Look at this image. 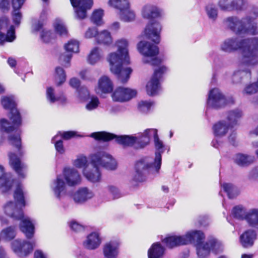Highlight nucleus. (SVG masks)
Returning <instances> with one entry per match:
<instances>
[{"label": "nucleus", "mask_w": 258, "mask_h": 258, "mask_svg": "<svg viewBox=\"0 0 258 258\" xmlns=\"http://www.w3.org/2000/svg\"><path fill=\"white\" fill-rule=\"evenodd\" d=\"M138 49L145 57L143 60L144 63L152 66H157L161 63V60L156 57L159 53L157 46L149 42L140 41L138 44Z\"/></svg>", "instance_id": "0eeeda50"}, {"label": "nucleus", "mask_w": 258, "mask_h": 258, "mask_svg": "<svg viewBox=\"0 0 258 258\" xmlns=\"http://www.w3.org/2000/svg\"><path fill=\"white\" fill-rule=\"evenodd\" d=\"M205 11L208 18L215 21L218 17V9L215 5L209 4L205 7Z\"/></svg>", "instance_id": "49530a36"}, {"label": "nucleus", "mask_w": 258, "mask_h": 258, "mask_svg": "<svg viewBox=\"0 0 258 258\" xmlns=\"http://www.w3.org/2000/svg\"><path fill=\"white\" fill-rule=\"evenodd\" d=\"M63 176L69 186H75L81 182V176L75 169L65 168L63 170Z\"/></svg>", "instance_id": "393cba45"}, {"label": "nucleus", "mask_w": 258, "mask_h": 258, "mask_svg": "<svg viewBox=\"0 0 258 258\" xmlns=\"http://www.w3.org/2000/svg\"><path fill=\"white\" fill-rule=\"evenodd\" d=\"M152 137H154L155 146L157 150L155 153V166L156 170H158V169H160L161 165V153L164 151V145L162 142L158 138L157 130L154 128H150L145 130L143 136L141 137L139 139L140 145L136 147L137 148H144L149 143L150 138Z\"/></svg>", "instance_id": "39448f33"}, {"label": "nucleus", "mask_w": 258, "mask_h": 258, "mask_svg": "<svg viewBox=\"0 0 258 258\" xmlns=\"http://www.w3.org/2000/svg\"><path fill=\"white\" fill-rule=\"evenodd\" d=\"M98 34V30L96 27H90L84 33V37L87 39H90L96 37Z\"/></svg>", "instance_id": "052dcab7"}, {"label": "nucleus", "mask_w": 258, "mask_h": 258, "mask_svg": "<svg viewBox=\"0 0 258 258\" xmlns=\"http://www.w3.org/2000/svg\"><path fill=\"white\" fill-rule=\"evenodd\" d=\"M167 71V68L162 66L154 71V73L151 80L146 85L147 94L150 96L155 95L159 88V80L162 75Z\"/></svg>", "instance_id": "2eb2a0df"}, {"label": "nucleus", "mask_w": 258, "mask_h": 258, "mask_svg": "<svg viewBox=\"0 0 258 258\" xmlns=\"http://www.w3.org/2000/svg\"><path fill=\"white\" fill-rule=\"evenodd\" d=\"M234 102L232 98L226 99L219 89L214 88L209 93L207 104L209 107L218 109Z\"/></svg>", "instance_id": "9b49d317"}, {"label": "nucleus", "mask_w": 258, "mask_h": 258, "mask_svg": "<svg viewBox=\"0 0 258 258\" xmlns=\"http://www.w3.org/2000/svg\"><path fill=\"white\" fill-rule=\"evenodd\" d=\"M245 220L249 226L258 228V209H252L247 211Z\"/></svg>", "instance_id": "58836bf2"}, {"label": "nucleus", "mask_w": 258, "mask_h": 258, "mask_svg": "<svg viewBox=\"0 0 258 258\" xmlns=\"http://www.w3.org/2000/svg\"><path fill=\"white\" fill-rule=\"evenodd\" d=\"M19 126L14 125L12 122L11 124L6 119H1L0 120V145L3 144L6 138L4 132L9 133Z\"/></svg>", "instance_id": "7c9ffc66"}, {"label": "nucleus", "mask_w": 258, "mask_h": 258, "mask_svg": "<svg viewBox=\"0 0 258 258\" xmlns=\"http://www.w3.org/2000/svg\"><path fill=\"white\" fill-rule=\"evenodd\" d=\"M5 213L9 216L15 219L21 220L20 228L26 237L30 239L34 234V226L28 217H24L22 211L18 206L13 202H10L4 206Z\"/></svg>", "instance_id": "7ed1b4c3"}, {"label": "nucleus", "mask_w": 258, "mask_h": 258, "mask_svg": "<svg viewBox=\"0 0 258 258\" xmlns=\"http://www.w3.org/2000/svg\"><path fill=\"white\" fill-rule=\"evenodd\" d=\"M251 74L249 70H238L235 71L232 77V81L234 84L244 83L251 79Z\"/></svg>", "instance_id": "c85d7f7f"}, {"label": "nucleus", "mask_w": 258, "mask_h": 258, "mask_svg": "<svg viewBox=\"0 0 258 258\" xmlns=\"http://www.w3.org/2000/svg\"><path fill=\"white\" fill-rule=\"evenodd\" d=\"M243 113L241 110L235 109L227 113L226 120L229 126L233 127L238 124V121L242 116Z\"/></svg>", "instance_id": "f704fd0d"}, {"label": "nucleus", "mask_w": 258, "mask_h": 258, "mask_svg": "<svg viewBox=\"0 0 258 258\" xmlns=\"http://www.w3.org/2000/svg\"><path fill=\"white\" fill-rule=\"evenodd\" d=\"M246 213L245 209L241 206L234 207L232 211L233 216L238 219H245Z\"/></svg>", "instance_id": "864d4df0"}, {"label": "nucleus", "mask_w": 258, "mask_h": 258, "mask_svg": "<svg viewBox=\"0 0 258 258\" xmlns=\"http://www.w3.org/2000/svg\"><path fill=\"white\" fill-rule=\"evenodd\" d=\"M58 136H55L52 140V142H55V147L57 152L60 153H63L64 152V149L63 146L62 141L61 140H58L56 141V139L57 138Z\"/></svg>", "instance_id": "0e129e2a"}, {"label": "nucleus", "mask_w": 258, "mask_h": 258, "mask_svg": "<svg viewBox=\"0 0 258 258\" xmlns=\"http://www.w3.org/2000/svg\"><path fill=\"white\" fill-rule=\"evenodd\" d=\"M1 235L9 240L13 239L16 236V227L11 226L4 229L1 232Z\"/></svg>", "instance_id": "8fccbe9b"}, {"label": "nucleus", "mask_w": 258, "mask_h": 258, "mask_svg": "<svg viewBox=\"0 0 258 258\" xmlns=\"http://www.w3.org/2000/svg\"><path fill=\"white\" fill-rule=\"evenodd\" d=\"M161 29L160 24L157 22H155L147 26L144 33L148 38L151 39L155 43L158 44L160 41V34Z\"/></svg>", "instance_id": "5701e85b"}, {"label": "nucleus", "mask_w": 258, "mask_h": 258, "mask_svg": "<svg viewBox=\"0 0 258 258\" xmlns=\"http://www.w3.org/2000/svg\"><path fill=\"white\" fill-rule=\"evenodd\" d=\"M184 236V239H189V241H187V244L188 243H193L197 245L203 242L205 239V235L203 232L200 230H193L188 232Z\"/></svg>", "instance_id": "2f4dec72"}, {"label": "nucleus", "mask_w": 258, "mask_h": 258, "mask_svg": "<svg viewBox=\"0 0 258 258\" xmlns=\"http://www.w3.org/2000/svg\"><path fill=\"white\" fill-rule=\"evenodd\" d=\"M189 240V239H184L183 236H171L165 238L162 241L167 247L172 248L180 245L187 244V241Z\"/></svg>", "instance_id": "c756f323"}, {"label": "nucleus", "mask_w": 258, "mask_h": 258, "mask_svg": "<svg viewBox=\"0 0 258 258\" xmlns=\"http://www.w3.org/2000/svg\"><path fill=\"white\" fill-rule=\"evenodd\" d=\"M66 184L61 176H57L52 185V189L57 198L60 199L61 195L66 193Z\"/></svg>", "instance_id": "72a5a7b5"}, {"label": "nucleus", "mask_w": 258, "mask_h": 258, "mask_svg": "<svg viewBox=\"0 0 258 258\" xmlns=\"http://www.w3.org/2000/svg\"><path fill=\"white\" fill-rule=\"evenodd\" d=\"M103 16V11L102 10H96L92 14L91 21L96 25H100L102 23Z\"/></svg>", "instance_id": "6e6d98bb"}, {"label": "nucleus", "mask_w": 258, "mask_h": 258, "mask_svg": "<svg viewBox=\"0 0 258 258\" xmlns=\"http://www.w3.org/2000/svg\"><path fill=\"white\" fill-rule=\"evenodd\" d=\"M72 6L75 9L76 16L83 19L87 16V11L93 6V0H70Z\"/></svg>", "instance_id": "6ab92c4d"}, {"label": "nucleus", "mask_w": 258, "mask_h": 258, "mask_svg": "<svg viewBox=\"0 0 258 258\" xmlns=\"http://www.w3.org/2000/svg\"><path fill=\"white\" fill-rule=\"evenodd\" d=\"M258 92V79L256 82L245 86L242 91L243 94L251 95Z\"/></svg>", "instance_id": "603ef678"}, {"label": "nucleus", "mask_w": 258, "mask_h": 258, "mask_svg": "<svg viewBox=\"0 0 258 258\" xmlns=\"http://www.w3.org/2000/svg\"><path fill=\"white\" fill-rule=\"evenodd\" d=\"M55 31L60 35H67L68 31L65 25L61 21H56L54 24Z\"/></svg>", "instance_id": "4d7b16f0"}, {"label": "nucleus", "mask_w": 258, "mask_h": 258, "mask_svg": "<svg viewBox=\"0 0 258 258\" xmlns=\"http://www.w3.org/2000/svg\"><path fill=\"white\" fill-rule=\"evenodd\" d=\"M14 197L15 200L17 201L18 205L23 207L25 206L24 194L21 184H19L17 185V188L14 192Z\"/></svg>", "instance_id": "de8ad7c7"}, {"label": "nucleus", "mask_w": 258, "mask_h": 258, "mask_svg": "<svg viewBox=\"0 0 258 258\" xmlns=\"http://www.w3.org/2000/svg\"><path fill=\"white\" fill-rule=\"evenodd\" d=\"M83 174L88 180L92 182H97L101 180V173L99 167L96 163H93L92 159L85 167Z\"/></svg>", "instance_id": "aec40b11"}, {"label": "nucleus", "mask_w": 258, "mask_h": 258, "mask_svg": "<svg viewBox=\"0 0 258 258\" xmlns=\"http://www.w3.org/2000/svg\"><path fill=\"white\" fill-rule=\"evenodd\" d=\"M153 102L148 101H141L139 103L138 107L140 111L147 112L153 105Z\"/></svg>", "instance_id": "13d9d810"}, {"label": "nucleus", "mask_w": 258, "mask_h": 258, "mask_svg": "<svg viewBox=\"0 0 258 258\" xmlns=\"http://www.w3.org/2000/svg\"><path fill=\"white\" fill-rule=\"evenodd\" d=\"M119 240L113 239L107 242L104 246L103 253L106 258H116L118 252Z\"/></svg>", "instance_id": "b1692460"}, {"label": "nucleus", "mask_w": 258, "mask_h": 258, "mask_svg": "<svg viewBox=\"0 0 258 258\" xmlns=\"http://www.w3.org/2000/svg\"><path fill=\"white\" fill-rule=\"evenodd\" d=\"M143 135H144V133L139 134L137 137L128 135L116 136L105 132H101L92 133L90 137L96 140L103 141H108L115 139L117 143L123 146H134L135 148L139 149L140 148H137L136 146L140 145L139 139L143 136Z\"/></svg>", "instance_id": "20e7f679"}, {"label": "nucleus", "mask_w": 258, "mask_h": 258, "mask_svg": "<svg viewBox=\"0 0 258 258\" xmlns=\"http://www.w3.org/2000/svg\"><path fill=\"white\" fill-rule=\"evenodd\" d=\"M224 26L237 35L258 34V22L250 16L241 18L237 16H230L223 20Z\"/></svg>", "instance_id": "f03ea898"}, {"label": "nucleus", "mask_w": 258, "mask_h": 258, "mask_svg": "<svg viewBox=\"0 0 258 258\" xmlns=\"http://www.w3.org/2000/svg\"><path fill=\"white\" fill-rule=\"evenodd\" d=\"M196 246L197 253L199 258H206L209 255L211 251L208 242H202Z\"/></svg>", "instance_id": "37998d69"}, {"label": "nucleus", "mask_w": 258, "mask_h": 258, "mask_svg": "<svg viewBox=\"0 0 258 258\" xmlns=\"http://www.w3.org/2000/svg\"><path fill=\"white\" fill-rule=\"evenodd\" d=\"M90 158L93 159V163H96L98 166H101L109 170H114L117 168L116 160L104 151L97 152L91 155Z\"/></svg>", "instance_id": "f8f14e48"}, {"label": "nucleus", "mask_w": 258, "mask_h": 258, "mask_svg": "<svg viewBox=\"0 0 258 258\" xmlns=\"http://www.w3.org/2000/svg\"><path fill=\"white\" fill-rule=\"evenodd\" d=\"M8 141L9 143L15 146L19 151V154H21L22 153L20 151L21 148V140L19 135H10L8 137Z\"/></svg>", "instance_id": "3c124183"}, {"label": "nucleus", "mask_w": 258, "mask_h": 258, "mask_svg": "<svg viewBox=\"0 0 258 258\" xmlns=\"http://www.w3.org/2000/svg\"><path fill=\"white\" fill-rule=\"evenodd\" d=\"M107 191L111 194L113 199H117L120 197L119 189L113 185H108L107 187Z\"/></svg>", "instance_id": "e2e57ef3"}, {"label": "nucleus", "mask_w": 258, "mask_h": 258, "mask_svg": "<svg viewBox=\"0 0 258 258\" xmlns=\"http://www.w3.org/2000/svg\"><path fill=\"white\" fill-rule=\"evenodd\" d=\"M101 243V240L98 233L92 232L87 237L83 242L85 247L88 249H95L97 248Z\"/></svg>", "instance_id": "473e14b6"}, {"label": "nucleus", "mask_w": 258, "mask_h": 258, "mask_svg": "<svg viewBox=\"0 0 258 258\" xmlns=\"http://www.w3.org/2000/svg\"><path fill=\"white\" fill-rule=\"evenodd\" d=\"M116 44L117 51L110 54L108 61L111 71L117 75L118 79L121 83H125L128 80L132 72L131 68L123 67L130 63L127 49L128 43L125 39H120L117 41Z\"/></svg>", "instance_id": "f257e3e1"}, {"label": "nucleus", "mask_w": 258, "mask_h": 258, "mask_svg": "<svg viewBox=\"0 0 258 258\" xmlns=\"http://www.w3.org/2000/svg\"><path fill=\"white\" fill-rule=\"evenodd\" d=\"M222 187L230 199L233 198L239 194L237 188L232 183H224Z\"/></svg>", "instance_id": "a18cd8bd"}, {"label": "nucleus", "mask_w": 258, "mask_h": 258, "mask_svg": "<svg viewBox=\"0 0 258 258\" xmlns=\"http://www.w3.org/2000/svg\"><path fill=\"white\" fill-rule=\"evenodd\" d=\"M102 55L101 49L98 47H95L91 50L88 55V62L91 64H94L101 59Z\"/></svg>", "instance_id": "79ce46f5"}, {"label": "nucleus", "mask_w": 258, "mask_h": 258, "mask_svg": "<svg viewBox=\"0 0 258 258\" xmlns=\"http://www.w3.org/2000/svg\"><path fill=\"white\" fill-rule=\"evenodd\" d=\"M36 241L28 242L24 240L16 239L11 243L13 252L20 257L27 256L35 246Z\"/></svg>", "instance_id": "4468645a"}, {"label": "nucleus", "mask_w": 258, "mask_h": 258, "mask_svg": "<svg viewBox=\"0 0 258 258\" xmlns=\"http://www.w3.org/2000/svg\"><path fill=\"white\" fill-rule=\"evenodd\" d=\"M155 165V159L153 160L150 157H146L137 161L135 165L134 180L141 182L144 181L148 173H158L160 169L156 170Z\"/></svg>", "instance_id": "423d86ee"}, {"label": "nucleus", "mask_w": 258, "mask_h": 258, "mask_svg": "<svg viewBox=\"0 0 258 258\" xmlns=\"http://www.w3.org/2000/svg\"><path fill=\"white\" fill-rule=\"evenodd\" d=\"M11 173H5L4 167L0 165V188L3 192L8 191L11 188L13 180Z\"/></svg>", "instance_id": "bb28decb"}, {"label": "nucleus", "mask_w": 258, "mask_h": 258, "mask_svg": "<svg viewBox=\"0 0 258 258\" xmlns=\"http://www.w3.org/2000/svg\"><path fill=\"white\" fill-rule=\"evenodd\" d=\"M10 164L18 174L19 178H24L26 176L27 166L21 161L20 159L14 153L9 154Z\"/></svg>", "instance_id": "412c9836"}, {"label": "nucleus", "mask_w": 258, "mask_h": 258, "mask_svg": "<svg viewBox=\"0 0 258 258\" xmlns=\"http://www.w3.org/2000/svg\"><path fill=\"white\" fill-rule=\"evenodd\" d=\"M136 94L137 91L135 90L119 87L113 92L111 97L114 101L123 102L131 100Z\"/></svg>", "instance_id": "dca6fc26"}, {"label": "nucleus", "mask_w": 258, "mask_h": 258, "mask_svg": "<svg viewBox=\"0 0 258 258\" xmlns=\"http://www.w3.org/2000/svg\"><path fill=\"white\" fill-rule=\"evenodd\" d=\"M9 24V19L6 17L0 18V44H3L5 42H13L16 39L15 29L13 25L11 26L5 35L2 31L5 30Z\"/></svg>", "instance_id": "f3484780"}, {"label": "nucleus", "mask_w": 258, "mask_h": 258, "mask_svg": "<svg viewBox=\"0 0 258 258\" xmlns=\"http://www.w3.org/2000/svg\"><path fill=\"white\" fill-rule=\"evenodd\" d=\"M99 104V100L97 97H93L91 100L86 105V108L89 110H92L96 108Z\"/></svg>", "instance_id": "69168bd1"}, {"label": "nucleus", "mask_w": 258, "mask_h": 258, "mask_svg": "<svg viewBox=\"0 0 258 258\" xmlns=\"http://www.w3.org/2000/svg\"><path fill=\"white\" fill-rule=\"evenodd\" d=\"M64 48L68 54H62L60 56L59 60L66 67H69V63L72 55L71 52L77 53L79 51V43L75 40H71L64 45Z\"/></svg>", "instance_id": "4be33fe9"}, {"label": "nucleus", "mask_w": 258, "mask_h": 258, "mask_svg": "<svg viewBox=\"0 0 258 258\" xmlns=\"http://www.w3.org/2000/svg\"><path fill=\"white\" fill-rule=\"evenodd\" d=\"M256 239V233L253 230L244 231L239 237L240 243L245 248L251 247Z\"/></svg>", "instance_id": "cd10ccee"}, {"label": "nucleus", "mask_w": 258, "mask_h": 258, "mask_svg": "<svg viewBox=\"0 0 258 258\" xmlns=\"http://www.w3.org/2000/svg\"><path fill=\"white\" fill-rule=\"evenodd\" d=\"M248 177L250 180L258 179V166L254 167L249 171Z\"/></svg>", "instance_id": "774afa93"}, {"label": "nucleus", "mask_w": 258, "mask_h": 258, "mask_svg": "<svg viewBox=\"0 0 258 258\" xmlns=\"http://www.w3.org/2000/svg\"><path fill=\"white\" fill-rule=\"evenodd\" d=\"M109 4L119 10L120 19L125 22H130L135 18L134 12L130 9L128 0H109Z\"/></svg>", "instance_id": "ddd939ff"}, {"label": "nucleus", "mask_w": 258, "mask_h": 258, "mask_svg": "<svg viewBox=\"0 0 258 258\" xmlns=\"http://www.w3.org/2000/svg\"><path fill=\"white\" fill-rule=\"evenodd\" d=\"M96 40L97 43L104 44H109L112 41L110 33L106 30L102 31L100 33L98 32Z\"/></svg>", "instance_id": "c03bdc74"}, {"label": "nucleus", "mask_w": 258, "mask_h": 258, "mask_svg": "<svg viewBox=\"0 0 258 258\" xmlns=\"http://www.w3.org/2000/svg\"><path fill=\"white\" fill-rule=\"evenodd\" d=\"M87 163V158L85 157H81L74 161V165L78 168H82L85 166Z\"/></svg>", "instance_id": "338daca9"}, {"label": "nucleus", "mask_w": 258, "mask_h": 258, "mask_svg": "<svg viewBox=\"0 0 258 258\" xmlns=\"http://www.w3.org/2000/svg\"><path fill=\"white\" fill-rule=\"evenodd\" d=\"M246 4V0H219L218 4L221 10L226 12L242 10Z\"/></svg>", "instance_id": "a211bd4d"}, {"label": "nucleus", "mask_w": 258, "mask_h": 258, "mask_svg": "<svg viewBox=\"0 0 258 258\" xmlns=\"http://www.w3.org/2000/svg\"><path fill=\"white\" fill-rule=\"evenodd\" d=\"M243 53L245 66L253 67L258 64V37L245 38Z\"/></svg>", "instance_id": "6e6552de"}, {"label": "nucleus", "mask_w": 258, "mask_h": 258, "mask_svg": "<svg viewBox=\"0 0 258 258\" xmlns=\"http://www.w3.org/2000/svg\"><path fill=\"white\" fill-rule=\"evenodd\" d=\"M164 248L158 243H154L148 251L149 258H159L163 255Z\"/></svg>", "instance_id": "a19ab883"}, {"label": "nucleus", "mask_w": 258, "mask_h": 258, "mask_svg": "<svg viewBox=\"0 0 258 258\" xmlns=\"http://www.w3.org/2000/svg\"><path fill=\"white\" fill-rule=\"evenodd\" d=\"M210 247V250L215 253L223 250V246L222 243L216 239L213 238L207 241Z\"/></svg>", "instance_id": "09e8293b"}, {"label": "nucleus", "mask_w": 258, "mask_h": 258, "mask_svg": "<svg viewBox=\"0 0 258 258\" xmlns=\"http://www.w3.org/2000/svg\"><path fill=\"white\" fill-rule=\"evenodd\" d=\"M94 196L93 192L87 187L80 188L73 195L76 203H83L92 199Z\"/></svg>", "instance_id": "a878e982"}, {"label": "nucleus", "mask_w": 258, "mask_h": 258, "mask_svg": "<svg viewBox=\"0 0 258 258\" xmlns=\"http://www.w3.org/2000/svg\"><path fill=\"white\" fill-rule=\"evenodd\" d=\"M55 79L58 81L57 82V86L60 85L65 82L66 76L63 69L60 67H56L55 69Z\"/></svg>", "instance_id": "5fc2aeb1"}, {"label": "nucleus", "mask_w": 258, "mask_h": 258, "mask_svg": "<svg viewBox=\"0 0 258 258\" xmlns=\"http://www.w3.org/2000/svg\"><path fill=\"white\" fill-rule=\"evenodd\" d=\"M1 102L5 109L10 110L9 117L14 125L20 126L22 123V119L20 112L16 108L14 96H3L1 97Z\"/></svg>", "instance_id": "9d476101"}, {"label": "nucleus", "mask_w": 258, "mask_h": 258, "mask_svg": "<svg viewBox=\"0 0 258 258\" xmlns=\"http://www.w3.org/2000/svg\"><path fill=\"white\" fill-rule=\"evenodd\" d=\"M19 10H13L12 13L13 22L17 25H19L20 24L22 19V14Z\"/></svg>", "instance_id": "680f3d73"}, {"label": "nucleus", "mask_w": 258, "mask_h": 258, "mask_svg": "<svg viewBox=\"0 0 258 258\" xmlns=\"http://www.w3.org/2000/svg\"><path fill=\"white\" fill-rule=\"evenodd\" d=\"M98 87L102 93H108L112 91L113 86L110 79L104 76L99 80Z\"/></svg>", "instance_id": "4c0bfd02"}, {"label": "nucleus", "mask_w": 258, "mask_h": 258, "mask_svg": "<svg viewBox=\"0 0 258 258\" xmlns=\"http://www.w3.org/2000/svg\"><path fill=\"white\" fill-rule=\"evenodd\" d=\"M46 97L50 103H54L58 100L59 98L54 95V89L50 87L47 88Z\"/></svg>", "instance_id": "bf43d9fd"}, {"label": "nucleus", "mask_w": 258, "mask_h": 258, "mask_svg": "<svg viewBox=\"0 0 258 258\" xmlns=\"http://www.w3.org/2000/svg\"><path fill=\"white\" fill-rule=\"evenodd\" d=\"M245 38H239L238 37H231L225 40L221 44V49L224 52L231 53L238 50H240L241 57L240 62L245 65V59L244 55V50L245 49Z\"/></svg>", "instance_id": "1a4fd4ad"}, {"label": "nucleus", "mask_w": 258, "mask_h": 258, "mask_svg": "<svg viewBox=\"0 0 258 258\" xmlns=\"http://www.w3.org/2000/svg\"><path fill=\"white\" fill-rule=\"evenodd\" d=\"M230 128L232 127L229 126V124L225 121H221L213 126L214 133L217 137H222L226 135Z\"/></svg>", "instance_id": "ea45409f"}, {"label": "nucleus", "mask_w": 258, "mask_h": 258, "mask_svg": "<svg viewBox=\"0 0 258 258\" xmlns=\"http://www.w3.org/2000/svg\"><path fill=\"white\" fill-rule=\"evenodd\" d=\"M233 160L234 163L238 166L245 167L253 162L254 157L246 154L238 153L234 156Z\"/></svg>", "instance_id": "c9c22d12"}, {"label": "nucleus", "mask_w": 258, "mask_h": 258, "mask_svg": "<svg viewBox=\"0 0 258 258\" xmlns=\"http://www.w3.org/2000/svg\"><path fill=\"white\" fill-rule=\"evenodd\" d=\"M159 10L155 6L148 4L145 5L142 10V15L144 18L152 19L159 16Z\"/></svg>", "instance_id": "e433bc0d"}]
</instances>
